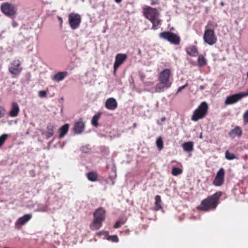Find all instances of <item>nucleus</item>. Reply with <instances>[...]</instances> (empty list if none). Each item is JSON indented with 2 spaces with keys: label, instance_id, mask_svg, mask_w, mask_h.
<instances>
[{
  "label": "nucleus",
  "instance_id": "f257e3e1",
  "mask_svg": "<svg viewBox=\"0 0 248 248\" xmlns=\"http://www.w3.org/2000/svg\"><path fill=\"white\" fill-rule=\"evenodd\" d=\"M221 194L222 193L220 191H218L203 200L198 209L204 211L215 209L219 203V199Z\"/></svg>",
  "mask_w": 248,
  "mask_h": 248
},
{
  "label": "nucleus",
  "instance_id": "f03ea898",
  "mask_svg": "<svg viewBox=\"0 0 248 248\" xmlns=\"http://www.w3.org/2000/svg\"><path fill=\"white\" fill-rule=\"evenodd\" d=\"M143 14L145 17L152 23V29L156 30L160 25L161 20L158 18L159 13L155 8L150 7L143 9Z\"/></svg>",
  "mask_w": 248,
  "mask_h": 248
},
{
  "label": "nucleus",
  "instance_id": "7ed1b4c3",
  "mask_svg": "<svg viewBox=\"0 0 248 248\" xmlns=\"http://www.w3.org/2000/svg\"><path fill=\"white\" fill-rule=\"evenodd\" d=\"M93 217L90 228L92 230H97L101 227L102 222L105 218V211L102 208H98L94 213Z\"/></svg>",
  "mask_w": 248,
  "mask_h": 248
},
{
  "label": "nucleus",
  "instance_id": "20e7f679",
  "mask_svg": "<svg viewBox=\"0 0 248 248\" xmlns=\"http://www.w3.org/2000/svg\"><path fill=\"white\" fill-rule=\"evenodd\" d=\"M159 36L160 38L166 40L174 45H179L181 41L179 36L169 31H165L160 33Z\"/></svg>",
  "mask_w": 248,
  "mask_h": 248
},
{
  "label": "nucleus",
  "instance_id": "39448f33",
  "mask_svg": "<svg viewBox=\"0 0 248 248\" xmlns=\"http://www.w3.org/2000/svg\"><path fill=\"white\" fill-rule=\"evenodd\" d=\"M1 12L6 16L13 18L16 14V6L12 3L4 2L0 5Z\"/></svg>",
  "mask_w": 248,
  "mask_h": 248
},
{
  "label": "nucleus",
  "instance_id": "423d86ee",
  "mask_svg": "<svg viewBox=\"0 0 248 248\" xmlns=\"http://www.w3.org/2000/svg\"><path fill=\"white\" fill-rule=\"evenodd\" d=\"M207 110V104L205 102H202L194 111L191 120L194 121H197L202 118L206 114Z\"/></svg>",
  "mask_w": 248,
  "mask_h": 248
},
{
  "label": "nucleus",
  "instance_id": "0eeeda50",
  "mask_svg": "<svg viewBox=\"0 0 248 248\" xmlns=\"http://www.w3.org/2000/svg\"><path fill=\"white\" fill-rule=\"evenodd\" d=\"M68 22L70 27L72 30L79 28L81 22V16L77 13H70L68 16Z\"/></svg>",
  "mask_w": 248,
  "mask_h": 248
},
{
  "label": "nucleus",
  "instance_id": "6e6552de",
  "mask_svg": "<svg viewBox=\"0 0 248 248\" xmlns=\"http://www.w3.org/2000/svg\"><path fill=\"white\" fill-rule=\"evenodd\" d=\"M203 38L204 41L210 46L214 45L217 41L215 32L212 29H206L203 34Z\"/></svg>",
  "mask_w": 248,
  "mask_h": 248
},
{
  "label": "nucleus",
  "instance_id": "1a4fd4ad",
  "mask_svg": "<svg viewBox=\"0 0 248 248\" xmlns=\"http://www.w3.org/2000/svg\"><path fill=\"white\" fill-rule=\"evenodd\" d=\"M171 75L170 70L169 69H165L161 72L158 76L159 81L163 84L171 83L170 80Z\"/></svg>",
  "mask_w": 248,
  "mask_h": 248
},
{
  "label": "nucleus",
  "instance_id": "9d476101",
  "mask_svg": "<svg viewBox=\"0 0 248 248\" xmlns=\"http://www.w3.org/2000/svg\"><path fill=\"white\" fill-rule=\"evenodd\" d=\"M224 170L221 168L217 172L213 184L217 186H221L224 181Z\"/></svg>",
  "mask_w": 248,
  "mask_h": 248
},
{
  "label": "nucleus",
  "instance_id": "9b49d317",
  "mask_svg": "<svg viewBox=\"0 0 248 248\" xmlns=\"http://www.w3.org/2000/svg\"><path fill=\"white\" fill-rule=\"evenodd\" d=\"M22 70L20 66V62L18 60L13 61L9 67V72L13 75L19 74Z\"/></svg>",
  "mask_w": 248,
  "mask_h": 248
},
{
  "label": "nucleus",
  "instance_id": "f8f14e48",
  "mask_svg": "<svg viewBox=\"0 0 248 248\" xmlns=\"http://www.w3.org/2000/svg\"><path fill=\"white\" fill-rule=\"evenodd\" d=\"M245 97L243 93H239L227 97L225 103L226 105H231L237 102L243 97Z\"/></svg>",
  "mask_w": 248,
  "mask_h": 248
},
{
  "label": "nucleus",
  "instance_id": "ddd939ff",
  "mask_svg": "<svg viewBox=\"0 0 248 248\" xmlns=\"http://www.w3.org/2000/svg\"><path fill=\"white\" fill-rule=\"evenodd\" d=\"M32 217V215L31 214H26L22 217L18 218L15 223V227L16 229L19 230L21 226L25 224Z\"/></svg>",
  "mask_w": 248,
  "mask_h": 248
},
{
  "label": "nucleus",
  "instance_id": "4468645a",
  "mask_svg": "<svg viewBox=\"0 0 248 248\" xmlns=\"http://www.w3.org/2000/svg\"><path fill=\"white\" fill-rule=\"evenodd\" d=\"M127 58L125 54H118L115 56V60L113 65L114 73H115L117 69L124 62Z\"/></svg>",
  "mask_w": 248,
  "mask_h": 248
},
{
  "label": "nucleus",
  "instance_id": "2eb2a0df",
  "mask_svg": "<svg viewBox=\"0 0 248 248\" xmlns=\"http://www.w3.org/2000/svg\"><path fill=\"white\" fill-rule=\"evenodd\" d=\"M242 135V129L238 126H235L228 133V136L232 139H234L236 137H240Z\"/></svg>",
  "mask_w": 248,
  "mask_h": 248
},
{
  "label": "nucleus",
  "instance_id": "dca6fc26",
  "mask_svg": "<svg viewBox=\"0 0 248 248\" xmlns=\"http://www.w3.org/2000/svg\"><path fill=\"white\" fill-rule=\"evenodd\" d=\"M106 108L109 110H114L117 107V102L114 98H108L105 103Z\"/></svg>",
  "mask_w": 248,
  "mask_h": 248
},
{
  "label": "nucleus",
  "instance_id": "f3484780",
  "mask_svg": "<svg viewBox=\"0 0 248 248\" xmlns=\"http://www.w3.org/2000/svg\"><path fill=\"white\" fill-rule=\"evenodd\" d=\"M85 125L83 122L78 121L76 122L74 126L73 130L76 134H81L84 129Z\"/></svg>",
  "mask_w": 248,
  "mask_h": 248
},
{
  "label": "nucleus",
  "instance_id": "a211bd4d",
  "mask_svg": "<svg viewBox=\"0 0 248 248\" xmlns=\"http://www.w3.org/2000/svg\"><path fill=\"white\" fill-rule=\"evenodd\" d=\"M56 126L55 124H48L46 127V131L45 133V136L46 139H48L52 137L54 134V129Z\"/></svg>",
  "mask_w": 248,
  "mask_h": 248
},
{
  "label": "nucleus",
  "instance_id": "6ab92c4d",
  "mask_svg": "<svg viewBox=\"0 0 248 248\" xmlns=\"http://www.w3.org/2000/svg\"><path fill=\"white\" fill-rule=\"evenodd\" d=\"M97 235H103L108 241H111L113 242H118L119 241L118 237L117 235H111L110 236L108 234V232L107 231L100 232L97 233Z\"/></svg>",
  "mask_w": 248,
  "mask_h": 248
},
{
  "label": "nucleus",
  "instance_id": "aec40b11",
  "mask_svg": "<svg viewBox=\"0 0 248 248\" xmlns=\"http://www.w3.org/2000/svg\"><path fill=\"white\" fill-rule=\"evenodd\" d=\"M19 112V107L17 103L13 102L12 103L11 109L9 112V115L12 117H16Z\"/></svg>",
  "mask_w": 248,
  "mask_h": 248
},
{
  "label": "nucleus",
  "instance_id": "412c9836",
  "mask_svg": "<svg viewBox=\"0 0 248 248\" xmlns=\"http://www.w3.org/2000/svg\"><path fill=\"white\" fill-rule=\"evenodd\" d=\"M68 75L66 71L60 72L55 74L52 78L54 81L59 82L62 80Z\"/></svg>",
  "mask_w": 248,
  "mask_h": 248
},
{
  "label": "nucleus",
  "instance_id": "4be33fe9",
  "mask_svg": "<svg viewBox=\"0 0 248 248\" xmlns=\"http://www.w3.org/2000/svg\"><path fill=\"white\" fill-rule=\"evenodd\" d=\"M171 85V83L163 84L159 82L155 86V91L157 93L164 92L165 90L169 88Z\"/></svg>",
  "mask_w": 248,
  "mask_h": 248
},
{
  "label": "nucleus",
  "instance_id": "5701e85b",
  "mask_svg": "<svg viewBox=\"0 0 248 248\" xmlns=\"http://www.w3.org/2000/svg\"><path fill=\"white\" fill-rule=\"evenodd\" d=\"M186 53L192 57L196 56L198 54L197 48L195 46H191L186 48Z\"/></svg>",
  "mask_w": 248,
  "mask_h": 248
},
{
  "label": "nucleus",
  "instance_id": "b1692460",
  "mask_svg": "<svg viewBox=\"0 0 248 248\" xmlns=\"http://www.w3.org/2000/svg\"><path fill=\"white\" fill-rule=\"evenodd\" d=\"M182 147L185 151L189 153L193 150V143L192 141H188L183 144Z\"/></svg>",
  "mask_w": 248,
  "mask_h": 248
},
{
  "label": "nucleus",
  "instance_id": "393cba45",
  "mask_svg": "<svg viewBox=\"0 0 248 248\" xmlns=\"http://www.w3.org/2000/svg\"><path fill=\"white\" fill-rule=\"evenodd\" d=\"M69 129V124H66L61 126L60 129V134L59 136V138L61 139L62 137H63L67 133Z\"/></svg>",
  "mask_w": 248,
  "mask_h": 248
},
{
  "label": "nucleus",
  "instance_id": "a878e982",
  "mask_svg": "<svg viewBox=\"0 0 248 248\" xmlns=\"http://www.w3.org/2000/svg\"><path fill=\"white\" fill-rule=\"evenodd\" d=\"M155 206L154 209L155 210H159L162 208L161 207V197L159 195H156L155 197Z\"/></svg>",
  "mask_w": 248,
  "mask_h": 248
},
{
  "label": "nucleus",
  "instance_id": "bb28decb",
  "mask_svg": "<svg viewBox=\"0 0 248 248\" xmlns=\"http://www.w3.org/2000/svg\"><path fill=\"white\" fill-rule=\"evenodd\" d=\"M88 179L91 182H95L97 180V174L93 171H91L87 174Z\"/></svg>",
  "mask_w": 248,
  "mask_h": 248
},
{
  "label": "nucleus",
  "instance_id": "cd10ccee",
  "mask_svg": "<svg viewBox=\"0 0 248 248\" xmlns=\"http://www.w3.org/2000/svg\"><path fill=\"white\" fill-rule=\"evenodd\" d=\"M225 158L229 160H231L234 159H238L237 156H236L234 154L230 153L229 151L225 152Z\"/></svg>",
  "mask_w": 248,
  "mask_h": 248
},
{
  "label": "nucleus",
  "instance_id": "c85d7f7f",
  "mask_svg": "<svg viewBox=\"0 0 248 248\" xmlns=\"http://www.w3.org/2000/svg\"><path fill=\"white\" fill-rule=\"evenodd\" d=\"M156 145L158 149L160 151L163 148V141L161 137L157 138L156 140Z\"/></svg>",
  "mask_w": 248,
  "mask_h": 248
},
{
  "label": "nucleus",
  "instance_id": "c756f323",
  "mask_svg": "<svg viewBox=\"0 0 248 248\" xmlns=\"http://www.w3.org/2000/svg\"><path fill=\"white\" fill-rule=\"evenodd\" d=\"M100 118L99 114H96L93 116L92 119V124L93 126L97 127L98 126V121Z\"/></svg>",
  "mask_w": 248,
  "mask_h": 248
},
{
  "label": "nucleus",
  "instance_id": "7c9ffc66",
  "mask_svg": "<svg viewBox=\"0 0 248 248\" xmlns=\"http://www.w3.org/2000/svg\"><path fill=\"white\" fill-rule=\"evenodd\" d=\"M126 222V219L124 218H121L119 219L114 224V227L115 228H118L120 227L122 225L124 224Z\"/></svg>",
  "mask_w": 248,
  "mask_h": 248
},
{
  "label": "nucleus",
  "instance_id": "2f4dec72",
  "mask_svg": "<svg viewBox=\"0 0 248 248\" xmlns=\"http://www.w3.org/2000/svg\"><path fill=\"white\" fill-rule=\"evenodd\" d=\"M47 207L46 206L43 205L42 204H38V208L35 210L36 212H47Z\"/></svg>",
  "mask_w": 248,
  "mask_h": 248
},
{
  "label": "nucleus",
  "instance_id": "473e14b6",
  "mask_svg": "<svg viewBox=\"0 0 248 248\" xmlns=\"http://www.w3.org/2000/svg\"><path fill=\"white\" fill-rule=\"evenodd\" d=\"M182 173V170L178 168L174 167L172 169L171 173L174 176H177Z\"/></svg>",
  "mask_w": 248,
  "mask_h": 248
},
{
  "label": "nucleus",
  "instance_id": "72a5a7b5",
  "mask_svg": "<svg viewBox=\"0 0 248 248\" xmlns=\"http://www.w3.org/2000/svg\"><path fill=\"white\" fill-rule=\"evenodd\" d=\"M198 64L200 66H203L206 64V62L202 56H200L198 59Z\"/></svg>",
  "mask_w": 248,
  "mask_h": 248
},
{
  "label": "nucleus",
  "instance_id": "f704fd0d",
  "mask_svg": "<svg viewBox=\"0 0 248 248\" xmlns=\"http://www.w3.org/2000/svg\"><path fill=\"white\" fill-rule=\"evenodd\" d=\"M7 138V135L5 134L0 136V147L3 145Z\"/></svg>",
  "mask_w": 248,
  "mask_h": 248
},
{
  "label": "nucleus",
  "instance_id": "c9c22d12",
  "mask_svg": "<svg viewBox=\"0 0 248 248\" xmlns=\"http://www.w3.org/2000/svg\"><path fill=\"white\" fill-rule=\"evenodd\" d=\"M243 122L245 124L248 123V109L247 110L243 115Z\"/></svg>",
  "mask_w": 248,
  "mask_h": 248
},
{
  "label": "nucleus",
  "instance_id": "e433bc0d",
  "mask_svg": "<svg viewBox=\"0 0 248 248\" xmlns=\"http://www.w3.org/2000/svg\"><path fill=\"white\" fill-rule=\"evenodd\" d=\"M90 149H91V148L89 145L84 146H82L81 148V151L84 153L89 152L90 151Z\"/></svg>",
  "mask_w": 248,
  "mask_h": 248
},
{
  "label": "nucleus",
  "instance_id": "4c0bfd02",
  "mask_svg": "<svg viewBox=\"0 0 248 248\" xmlns=\"http://www.w3.org/2000/svg\"><path fill=\"white\" fill-rule=\"evenodd\" d=\"M38 95L41 98H44L46 95V92L45 91H40L38 93Z\"/></svg>",
  "mask_w": 248,
  "mask_h": 248
},
{
  "label": "nucleus",
  "instance_id": "58836bf2",
  "mask_svg": "<svg viewBox=\"0 0 248 248\" xmlns=\"http://www.w3.org/2000/svg\"><path fill=\"white\" fill-rule=\"evenodd\" d=\"M5 113V110L2 106H0V118L4 117Z\"/></svg>",
  "mask_w": 248,
  "mask_h": 248
},
{
  "label": "nucleus",
  "instance_id": "ea45409f",
  "mask_svg": "<svg viewBox=\"0 0 248 248\" xmlns=\"http://www.w3.org/2000/svg\"><path fill=\"white\" fill-rule=\"evenodd\" d=\"M187 86V84H186L184 85L179 87L177 90V93L180 92L183 89H184Z\"/></svg>",
  "mask_w": 248,
  "mask_h": 248
},
{
  "label": "nucleus",
  "instance_id": "a19ab883",
  "mask_svg": "<svg viewBox=\"0 0 248 248\" xmlns=\"http://www.w3.org/2000/svg\"><path fill=\"white\" fill-rule=\"evenodd\" d=\"M208 25L210 26L211 27H212L213 28H216L217 25L216 23H212L211 22H209L208 23Z\"/></svg>",
  "mask_w": 248,
  "mask_h": 248
},
{
  "label": "nucleus",
  "instance_id": "79ce46f5",
  "mask_svg": "<svg viewBox=\"0 0 248 248\" xmlns=\"http://www.w3.org/2000/svg\"><path fill=\"white\" fill-rule=\"evenodd\" d=\"M12 25L13 27L15 28L18 26V24L16 21L13 20L12 22Z\"/></svg>",
  "mask_w": 248,
  "mask_h": 248
},
{
  "label": "nucleus",
  "instance_id": "37998d69",
  "mask_svg": "<svg viewBox=\"0 0 248 248\" xmlns=\"http://www.w3.org/2000/svg\"><path fill=\"white\" fill-rule=\"evenodd\" d=\"M207 85H201L199 87V89L200 90H203L206 87Z\"/></svg>",
  "mask_w": 248,
  "mask_h": 248
},
{
  "label": "nucleus",
  "instance_id": "c03bdc74",
  "mask_svg": "<svg viewBox=\"0 0 248 248\" xmlns=\"http://www.w3.org/2000/svg\"><path fill=\"white\" fill-rule=\"evenodd\" d=\"M166 120V117H162V118H161V120H161V122H164V121H165Z\"/></svg>",
  "mask_w": 248,
  "mask_h": 248
},
{
  "label": "nucleus",
  "instance_id": "a18cd8bd",
  "mask_svg": "<svg viewBox=\"0 0 248 248\" xmlns=\"http://www.w3.org/2000/svg\"><path fill=\"white\" fill-rule=\"evenodd\" d=\"M116 3H119L122 1V0H114Z\"/></svg>",
  "mask_w": 248,
  "mask_h": 248
},
{
  "label": "nucleus",
  "instance_id": "49530a36",
  "mask_svg": "<svg viewBox=\"0 0 248 248\" xmlns=\"http://www.w3.org/2000/svg\"><path fill=\"white\" fill-rule=\"evenodd\" d=\"M243 93H244L245 96H248V92H247Z\"/></svg>",
  "mask_w": 248,
  "mask_h": 248
},
{
  "label": "nucleus",
  "instance_id": "de8ad7c7",
  "mask_svg": "<svg viewBox=\"0 0 248 248\" xmlns=\"http://www.w3.org/2000/svg\"><path fill=\"white\" fill-rule=\"evenodd\" d=\"M220 5H221L222 6L224 5V2L223 1H221L220 2Z\"/></svg>",
  "mask_w": 248,
  "mask_h": 248
},
{
  "label": "nucleus",
  "instance_id": "09e8293b",
  "mask_svg": "<svg viewBox=\"0 0 248 248\" xmlns=\"http://www.w3.org/2000/svg\"><path fill=\"white\" fill-rule=\"evenodd\" d=\"M157 123L159 125H162V123L161 122H160L159 121H157Z\"/></svg>",
  "mask_w": 248,
  "mask_h": 248
},
{
  "label": "nucleus",
  "instance_id": "8fccbe9b",
  "mask_svg": "<svg viewBox=\"0 0 248 248\" xmlns=\"http://www.w3.org/2000/svg\"><path fill=\"white\" fill-rule=\"evenodd\" d=\"M244 158H245V159H248V155H245V157H244Z\"/></svg>",
  "mask_w": 248,
  "mask_h": 248
},
{
  "label": "nucleus",
  "instance_id": "3c124183",
  "mask_svg": "<svg viewBox=\"0 0 248 248\" xmlns=\"http://www.w3.org/2000/svg\"><path fill=\"white\" fill-rule=\"evenodd\" d=\"M59 20H60L61 22H62V18L61 17H59Z\"/></svg>",
  "mask_w": 248,
  "mask_h": 248
},
{
  "label": "nucleus",
  "instance_id": "603ef678",
  "mask_svg": "<svg viewBox=\"0 0 248 248\" xmlns=\"http://www.w3.org/2000/svg\"><path fill=\"white\" fill-rule=\"evenodd\" d=\"M199 138H200V139H202V133L201 134V135H200V136Z\"/></svg>",
  "mask_w": 248,
  "mask_h": 248
},
{
  "label": "nucleus",
  "instance_id": "864d4df0",
  "mask_svg": "<svg viewBox=\"0 0 248 248\" xmlns=\"http://www.w3.org/2000/svg\"><path fill=\"white\" fill-rule=\"evenodd\" d=\"M158 102H157V103H156V107H157V106H158Z\"/></svg>",
  "mask_w": 248,
  "mask_h": 248
},
{
  "label": "nucleus",
  "instance_id": "5fc2aeb1",
  "mask_svg": "<svg viewBox=\"0 0 248 248\" xmlns=\"http://www.w3.org/2000/svg\"><path fill=\"white\" fill-rule=\"evenodd\" d=\"M247 76L248 78V72H247Z\"/></svg>",
  "mask_w": 248,
  "mask_h": 248
},
{
  "label": "nucleus",
  "instance_id": "6e6d98bb",
  "mask_svg": "<svg viewBox=\"0 0 248 248\" xmlns=\"http://www.w3.org/2000/svg\"><path fill=\"white\" fill-rule=\"evenodd\" d=\"M139 53L140 54V50L139 51Z\"/></svg>",
  "mask_w": 248,
  "mask_h": 248
}]
</instances>
